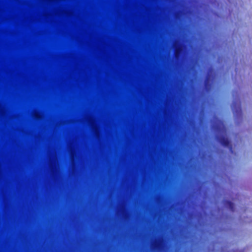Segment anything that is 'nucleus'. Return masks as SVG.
<instances>
[{
  "instance_id": "nucleus-1",
  "label": "nucleus",
  "mask_w": 252,
  "mask_h": 252,
  "mask_svg": "<svg viewBox=\"0 0 252 252\" xmlns=\"http://www.w3.org/2000/svg\"><path fill=\"white\" fill-rule=\"evenodd\" d=\"M218 141L224 147H228L230 151H232V145L227 138L223 136H220L217 137Z\"/></svg>"
},
{
  "instance_id": "nucleus-6",
  "label": "nucleus",
  "mask_w": 252,
  "mask_h": 252,
  "mask_svg": "<svg viewBox=\"0 0 252 252\" xmlns=\"http://www.w3.org/2000/svg\"><path fill=\"white\" fill-rule=\"evenodd\" d=\"M156 245H157V246H158V245H159V243H156Z\"/></svg>"
},
{
  "instance_id": "nucleus-3",
  "label": "nucleus",
  "mask_w": 252,
  "mask_h": 252,
  "mask_svg": "<svg viewBox=\"0 0 252 252\" xmlns=\"http://www.w3.org/2000/svg\"><path fill=\"white\" fill-rule=\"evenodd\" d=\"M224 205L227 207L231 211H234V203L228 200H225L224 201Z\"/></svg>"
},
{
  "instance_id": "nucleus-2",
  "label": "nucleus",
  "mask_w": 252,
  "mask_h": 252,
  "mask_svg": "<svg viewBox=\"0 0 252 252\" xmlns=\"http://www.w3.org/2000/svg\"><path fill=\"white\" fill-rule=\"evenodd\" d=\"M232 109L233 113L235 116L237 117L242 116V110L240 105H239L237 107L236 106L235 103L233 102Z\"/></svg>"
},
{
  "instance_id": "nucleus-4",
  "label": "nucleus",
  "mask_w": 252,
  "mask_h": 252,
  "mask_svg": "<svg viewBox=\"0 0 252 252\" xmlns=\"http://www.w3.org/2000/svg\"><path fill=\"white\" fill-rule=\"evenodd\" d=\"M209 77H207L206 80H205V86L207 87V86H210V84H209Z\"/></svg>"
},
{
  "instance_id": "nucleus-5",
  "label": "nucleus",
  "mask_w": 252,
  "mask_h": 252,
  "mask_svg": "<svg viewBox=\"0 0 252 252\" xmlns=\"http://www.w3.org/2000/svg\"><path fill=\"white\" fill-rule=\"evenodd\" d=\"M178 49H177V50H176V53L177 54V53H178Z\"/></svg>"
}]
</instances>
